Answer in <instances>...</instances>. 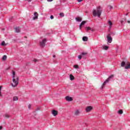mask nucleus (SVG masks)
I'll return each instance as SVG.
<instances>
[{"instance_id":"1","label":"nucleus","mask_w":130,"mask_h":130,"mask_svg":"<svg viewBox=\"0 0 130 130\" xmlns=\"http://www.w3.org/2000/svg\"><path fill=\"white\" fill-rule=\"evenodd\" d=\"M102 13V10L101 7L99 6L96 8V9H93L92 14L93 17H98L100 18L101 14Z\"/></svg>"},{"instance_id":"2","label":"nucleus","mask_w":130,"mask_h":130,"mask_svg":"<svg viewBox=\"0 0 130 130\" xmlns=\"http://www.w3.org/2000/svg\"><path fill=\"white\" fill-rule=\"evenodd\" d=\"M12 78L14 84L12 83L11 85L14 87H17L19 84V77H17L16 78H15V76H13Z\"/></svg>"},{"instance_id":"3","label":"nucleus","mask_w":130,"mask_h":130,"mask_svg":"<svg viewBox=\"0 0 130 130\" xmlns=\"http://www.w3.org/2000/svg\"><path fill=\"white\" fill-rule=\"evenodd\" d=\"M125 66V70H128L130 69V62H127L125 63L124 61H123L121 63V67H123Z\"/></svg>"},{"instance_id":"4","label":"nucleus","mask_w":130,"mask_h":130,"mask_svg":"<svg viewBox=\"0 0 130 130\" xmlns=\"http://www.w3.org/2000/svg\"><path fill=\"white\" fill-rule=\"evenodd\" d=\"M45 42H46V39L43 40V41L40 43V46H41V47H44V46H45Z\"/></svg>"},{"instance_id":"5","label":"nucleus","mask_w":130,"mask_h":130,"mask_svg":"<svg viewBox=\"0 0 130 130\" xmlns=\"http://www.w3.org/2000/svg\"><path fill=\"white\" fill-rule=\"evenodd\" d=\"M85 110H86V112H90V111H91V110H93V107L87 106Z\"/></svg>"},{"instance_id":"6","label":"nucleus","mask_w":130,"mask_h":130,"mask_svg":"<svg viewBox=\"0 0 130 130\" xmlns=\"http://www.w3.org/2000/svg\"><path fill=\"white\" fill-rule=\"evenodd\" d=\"M38 13L37 12H35L34 13V17L32 18V20L34 21L35 20H37L38 19Z\"/></svg>"},{"instance_id":"7","label":"nucleus","mask_w":130,"mask_h":130,"mask_svg":"<svg viewBox=\"0 0 130 130\" xmlns=\"http://www.w3.org/2000/svg\"><path fill=\"white\" fill-rule=\"evenodd\" d=\"M52 113L54 116H56V115H57V114H58V112H57V111L53 110L52 111Z\"/></svg>"},{"instance_id":"8","label":"nucleus","mask_w":130,"mask_h":130,"mask_svg":"<svg viewBox=\"0 0 130 130\" xmlns=\"http://www.w3.org/2000/svg\"><path fill=\"white\" fill-rule=\"evenodd\" d=\"M15 32L16 33H20V31H21V29H20V27H16L14 28Z\"/></svg>"},{"instance_id":"9","label":"nucleus","mask_w":130,"mask_h":130,"mask_svg":"<svg viewBox=\"0 0 130 130\" xmlns=\"http://www.w3.org/2000/svg\"><path fill=\"white\" fill-rule=\"evenodd\" d=\"M107 38L108 42H109V43H111V42H112V38L110 36H107Z\"/></svg>"},{"instance_id":"10","label":"nucleus","mask_w":130,"mask_h":130,"mask_svg":"<svg viewBox=\"0 0 130 130\" xmlns=\"http://www.w3.org/2000/svg\"><path fill=\"white\" fill-rule=\"evenodd\" d=\"M66 99L67 101H69V102L73 101V98L69 96H67L66 97Z\"/></svg>"},{"instance_id":"11","label":"nucleus","mask_w":130,"mask_h":130,"mask_svg":"<svg viewBox=\"0 0 130 130\" xmlns=\"http://www.w3.org/2000/svg\"><path fill=\"white\" fill-rule=\"evenodd\" d=\"M109 81H108V79H107L103 84L102 87H101V89H103V88H104V86H105V85H106L107 83H108Z\"/></svg>"},{"instance_id":"12","label":"nucleus","mask_w":130,"mask_h":130,"mask_svg":"<svg viewBox=\"0 0 130 130\" xmlns=\"http://www.w3.org/2000/svg\"><path fill=\"white\" fill-rule=\"evenodd\" d=\"M86 21H83L81 23V24H80V26H79L80 29H81L82 26H84V25H85V24H86Z\"/></svg>"},{"instance_id":"13","label":"nucleus","mask_w":130,"mask_h":130,"mask_svg":"<svg viewBox=\"0 0 130 130\" xmlns=\"http://www.w3.org/2000/svg\"><path fill=\"white\" fill-rule=\"evenodd\" d=\"M70 79L71 81H74L75 80V77L73 75L71 74L70 75Z\"/></svg>"},{"instance_id":"14","label":"nucleus","mask_w":130,"mask_h":130,"mask_svg":"<svg viewBox=\"0 0 130 130\" xmlns=\"http://www.w3.org/2000/svg\"><path fill=\"white\" fill-rule=\"evenodd\" d=\"M75 19L77 22H81L82 21V18L81 17H77L75 18Z\"/></svg>"},{"instance_id":"15","label":"nucleus","mask_w":130,"mask_h":130,"mask_svg":"<svg viewBox=\"0 0 130 130\" xmlns=\"http://www.w3.org/2000/svg\"><path fill=\"white\" fill-rule=\"evenodd\" d=\"M4 116L5 118H10V117H11V116L8 114H5Z\"/></svg>"},{"instance_id":"16","label":"nucleus","mask_w":130,"mask_h":130,"mask_svg":"<svg viewBox=\"0 0 130 130\" xmlns=\"http://www.w3.org/2000/svg\"><path fill=\"white\" fill-rule=\"evenodd\" d=\"M88 54V53L87 52H82L81 53V56H82V57H84V56H86V55H87Z\"/></svg>"},{"instance_id":"17","label":"nucleus","mask_w":130,"mask_h":130,"mask_svg":"<svg viewBox=\"0 0 130 130\" xmlns=\"http://www.w3.org/2000/svg\"><path fill=\"white\" fill-rule=\"evenodd\" d=\"M83 41H88V37H83L82 38Z\"/></svg>"},{"instance_id":"18","label":"nucleus","mask_w":130,"mask_h":130,"mask_svg":"<svg viewBox=\"0 0 130 130\" xmlns=\"http://www.w3.org/2000/svg\"><path fill=\"white\" fill-rule=\"evenodd\" d=\"M78 114H80V111L77 110L75 112V115H78Z\"/></svg>"},{"instance_id":"19","label":"nucleus","mask_w":130,"mask_h":130,"mask_svg":"<svg viewBox=\"0 0 130 130\" xmlns=\"http://www.w3.org/2000/svg\"><path fill=\"white\" fill-rule=\"evenodd\" d=\"M109 26H110V28H111V26H112V22H111V21L109 20L108 22Z\"/></svg>"},{"instance_id":"20","label":"nucleus","mask_w":130,"mask_h":130,"mask_svg":"<svg viewBox=\"0 0 130 130\" xmlns=\"http://www.w3.org/2000/svg\"><path fill=\"white\" fill-rule=\"evenodd\" d=\"M7 55H5L3 56V58H2V60H7Z\"/></svg>"},{"instance_id":"21","label":"nucleus","mask_w":130,"mask_h":130,"mask_svg":"<svg viewBox=\"0 0 130 130\" xmlns=\"http://www.w3.org/2000/svg\"><path fill=\"white\" fill-rule=\"evenodd\" d=\"M113 77H114V75H111L109 77V78L107 80H108V81H109V80H110V79H112V78H113Z\"/></svg>"},{"instance_id":"22","label":"nucleus","mask_w":130,"mask_h":130,"mask_svg":"<svg viewBox=\"0 0 130 130\" xmlns=\"http://www.w3.org/2000/svg\"><path fill=\"white\" fill-rule=\"evenodd\" d=\"M1 45H2V46H6V45H7V44H6V42H5V41H3Z\"/></svg>"},{"instance_id":"23","label":"nucleus","mask_w":130,"mask_h":130,"mask_svg":"<svg viewBox=\"0 0 130 130\" xmlns=\"http://www.w3.org/2000/svg\"><path fill=\"white\" fill-rule=\"evenodd\" d=\"M18 98H17V96H14L13 98V101H17L18 100Z\"/></svg>"},{"instance_id":"24","label":"nucleus","mask_w":130,"mask_h":130,"mask_svg":"<svg viewBox=\"0 0 130 130\" xmlns=\"http://www.w3.org/2000/svg\"><path fill=\"white\" fill-rule=\"evenodd\" d=\"M118 113L119 114H122V113H123V111H122V110H120L118 111Z\"/></svg>"},{"instance_id":"25","label":"nucleus","mask_w":130,"mask_h":130,"mask_svg":"<svg viewBox=\"0 0 130 130\" xmlns=\"http://www.w3.org/2000/svg\"><path fill=\"white\" fill-rule=\"evenodd\" d=\"M109 47L108 46H104V49H105V50H107V49H108Z\"/></svg>"},{"instance_id":"26","label":"nucleus","mask_w":130,"mask_h":130,"mask_svg":"<svg viewBox=\"0 0 130 130\" xmlns=\"http://www.w3.org/2000/svg\"><path fill=\"white\" fill-rule=\"evenodd\" d=\"M59 16L60 17H64V14H63V13H61L59 14Z\"/></svg>"},{"instance_id":"27","label":"nucleus","mask_w":130,"mask_h":130,"mask_svg":"<svg viewBox=\"0 0 130 130\" xmlns=\"http://www.w3.org/2000/svg\"><path fill=\"white\" fill-rule=\"evenodd\" d=\"M78 57L79 59L80 60H81V59H82V56L81 55H78Z\"/></svg>"},{"instance_id":"28","label":"nucleus","mask_w":130,"mask_h":130,"mask_svg":"<svg viewBox=\"0 0 130 130\" xmlns=\"http://www.w3.org/2000/svg\"><path fill=\"white\" fill-rule=\"evenodd\" d=\"M74 68H75V69H79V66L78 65H74Z\"/></svg>"},{"instance_id":"29","label":"nucleus","mask_w":130,"mask_h":130,"mask_svg":"<svg viewBox=\"0 0 130 130\" xmlns=\"http://www.w3.org/2000/svg\"><path fill=\"white\" fill-rule=\"evenodd\" d=\"M32 61H34V62H36L38 61V59H34L32 60Z\"/></svg>"},{"instance_id":"30","label":"nucleus","mask_w":130,"mask_h":130,"mask_svg":"<svg viewBox=\"0 0 130 130\" xmlns=\"http://www.w3.org/2000/svg\"><path fill=\"white\" fill-rule=\"evenodd\" d=\"M12 75H13V77H15V76L16 75V72H15V71H13Z\"/></svg>"},{"instance_id":"31","label":"nucleus","mask_w":130,"mask_h":130,"mask_svg":"<svg viewBox=\"0 0 130 130\" xmlns=\"http://www.w3.org/2000/svg\"><path fill=\"white\" fill-rule=\"evenodd\" d=\"M86 29H87V31H89V30H91V27H86Z\"/></svg>"},{"instance_id":"32","label":"nucleus","mask_w":130,"mask_h":130,"mask_svg":"<svg viewBox=\"0 0 130 130\" xmlns=\"http://www.w3.org/2000/svg\"><path fill=\"white\" fill-rule=\"evenodd\" d=\"M2 88H3V86H0V96H2V94H1V91H2Z\"/></svg>"},{"instance_id":"33","label":"nucleus","mask_w":130,"mask_h":130,"mask_svg":"<svg viewBox=\"0 0 130 130\" xmlns=\"http://www.w3.org/2000/svg\"><path fill=\"white\" fill-rule=\"evenodd\" d=\"M53 18H54V17H53V15H51V16H50V19H51V20L53 19Z\"/></svg>"},{"instance_id":"34","label":"nucleus","mask_w":130,"mask_h":130,"mask_svg":"<svg viewBox=\"0 0 130 130\" xmlns=\"http://www.w3.org/2000/svg\"><path fill=\"white\" fill-rule=\"evenodd\" d=\"M78 3H81L82 2L83 0H77Z\"/></svg>"},{"instance_id":"35","label":"nucleus","mask_w":130,"mask_h":130,"mask_svg":"<svg viewBox=\"0 0 130 130\" xmlns=\"http://www.w3.org/2000/svg\"><path fill=\"white\" fill-rule=\"evenodd\" d=\"M31 108V105H28V109H30Z\"/></svg>"},{"instance_id":"36","label":"nucleus","mask_w":130,"mask_h":130,"mask_svg":"<svg viewBox=\"0 0 130 130\" xmlns=\"http://www.w3.org/2000/svg\"><path fill=\"white\" fill-rule=\"evenodd\" d=\"M52 1L53 0H47V2H52Z\"/></svg>"},{"instance_id":"37","label":"nucleus","mask_w":130,"mask_h":130,"mask_svg":"<svg viewBox=\"0 0 130 130\" xmlns=\"http://www.w3.org/2000/svg\"><path fill=\"white\" fill-rule=\"evenodd\" d=\"M1 129H3V126H0V130H1Z\"/></svg>"},{"instance_id":"38","label":"nucleus","mask_w":130,"mask_h":130,"mask_svg":"<svg viewBox=\"0 0 130 130\" xmlns=\"http://www.w3.org/2000/svg\"><path fill=\"white\" fill-rule=\"evenodd\" d=\"M122 23H123V20L121 21V24H122Z\"/></svg>"},{"instance_id":"39","label":"nucleus","mask_w":130,"mask_h":130,"mask_svg":"<svg viewBox=\"0 0 130 130\" xmlns=\"http://www.w3.org/2000/svg\"><path fill=\"white\" fill-rule=\"evenodd\" d=\"M127 22V23H128V24H129L130 21H129V20H128Z\"/></svg>"},{"instance_id":"40","label":"nucleus","mask_w":130,"mask_h":130,"mask_svg":"<svg viewBox=\"0 0 130 130\" xmlns=\"http://www.w3.org/2000/svg\"><path fill=\"white\" fill-rule=\"evenodd\" d=\"M28 2H32V0H28Z\"/></svg>"},{"instance_id":"41","label":"nucleus","mask_w":130,"mask_h":130,"mask_svg":"<svg viewBox=\"0 0 130 130\" xmlns=\"http://www.w3.org/2000/svg\"><path fill=\"white\" fill-rule=\"evenodd\" d=\"M109 7H110V9H112V7H111V6H110Z\"/></svg>"},{"instance_id":"42","label":"nucleus","mask_w":130,"mask_h":130,"mask_svg":"<svg viewBox=\"0 0 130 130\" xmlns=\"http://www.w3.org/2000/svg\"><path fill=\"white\" fill-rule=\"evenodd\" d=\"M53 57H55V55H53Z\"/></svg>"},{"instance_id":"43","label":"nucleus","mask_w":130,"mask_h":130,"mask_svg":"<svg viewBox=\"0 0 130 130\" xmlns=\"http://www.w3.org/2000/svg\"><path fill=\"white\" fill-rule=\"evenodd\" d=\"M25 38H27V37H25Z\"/></svg>"},{"instance_id":"44","label":"nucleus","mask_w":130,"mask_h":130,"mask_svg":"<svg viewBox=\"0 0 130 130\" xmlns=\"http://www.w3.org/2000/svg\"><path fill=\"white\" fill-rule=\"evenodd\" d=\"M129 49L130 50V47H129Z\"/></svg>"},{"instance_id":"45","label":"nucleus","mask_w":130,"mask_h":130,"mask_svg":"<svg viewBox=\"0 0 130 130\" xmlns=\"http://www.w3.org/2000/svg\"><path fill=\"white\" fill-rule=\"evenodd\" d=\"M92 31H94L93 30H92Z\"/></svg>"}]
</instances>
